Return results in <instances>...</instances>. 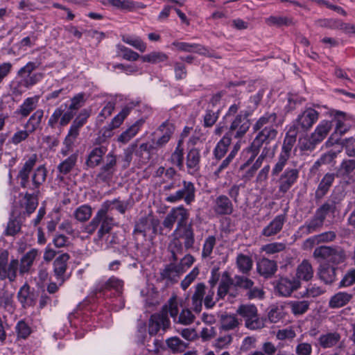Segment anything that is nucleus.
<instances>
[{
	"label": "nucleus",
	"instance_id": "nucleus-15",
	"mask_svg": "<svg viewBox=\"0 0 355 355\" xmlns=\"http://www.w3.org/2000/svg\"><path fill=\"white\" fill-rule=\"evenodd\" d=\"M117 160L116 156L113 153H108L105 157V161L99 169L96 175V179L102 182L110 181L116 171Z\"/></svg>",
	"mask_w": 355,
	"mask_h": 355
},
{
	"label": "nucleus",
	"instance_id": "nucleus-47",
	"mask_svg": "<svg viewBox=\"0 0 355 355\" xmlns=\"http://www.w3.org/2000/svg\"><path fill=\"white\" fill-rule=\"evenodd\" d=\"M157 149V148L154 143H143L136 150L135 154L143 159L149 160L153 157L154 151Z\"/></svg>",
	"mask_w": 355,
	"mask_h": 355
},
{
	"label": "nucleus",
	"instance_id": "nucleus-31",
	"mask_svg": "<svg viewBox=\"0 0 355 355\" xmlns=\"http://www.w3.org/2000/svg\"><path fill=\"white\" fill-rule=\"evenodd\" d=\"M205 288L204 283H198L195 286V291L191 296V307L196 313H199L202 311Z\"/></svg>",
	"mask_w": 355,
	"mask_h": 355
},
{
	"label": "nucleus",
	"instance_id": "nucleus-10",
	"mask_svg": "<svg viewBox=\"0 0 355 355\" xmlns=\"http://www.w3.org/2000/svg\"><path fill=\"white\" fill-rule=\"evenodd\" d=\"M249 114L246 111L241 112L232 122L229 131L225 135H229L231 139L232 137L237 139L242 138L250 127Z\"/></svg>",
	"mask_w": 355,
	"mask_h": 355
},
{
	"label": "nucleus",
	"instance_id": "nucleus-62",
	"mask_svg": "<svg viewBox=\"0 0 355 355\" xmlns=\"http://www.w3.org/2000/svg\"><path fill=\"white\" fill-rule=\"evenodd\" d=\"M332 126L333 125L331 121L324 120L317 125L315 131L318 133V135L325 139L331 130Z\"/></svg>",
	"mask_w": 355,
	"mask_h": 355
},
{
	"label": "nucleus",
	"instance_id": "nucleus-54",
	"mask_svg": "<svg viewBox=\"0 0 355 355\" xmlns=\"http://www.w3.org/2000/svg\"><path fill=\"white\" fill-rule=\"evenodd\" d=\"M141 59L144 62L157 64L159 62L166 61L168 59V56L162 52L153 51L148 54L141 56Z\"/></svg>",
	"mask_w": 355,
	"mask_h": 355
},
{
	"label": "nucleus",
	"instance_id": "nucleus-45",
	"mask_svg": "<svg viewBox=\"0 0 355 355\" xmlns=\"http://www.w3.org/2000/svg\"><path fill=\"white\" fill-rule=\"evenodd\" d=\"M336 204L335 200H328L316 209L315 214L324 221L329 213L334 214L335 212Z\"/></svg>",
	"mask_w": 355,
	"mask_h": 355
},
{
	"label": "nucleus",
	"instance_id": "nucleus-56",
	"mask_svg": "<svg viewBox=\"0 0 355 355\" xmlns=\"http://www.w3.org/2000/svg\"><path fill=\"white\" fill-rule=\"evenodd\" d=\"M239 325V320L234 315L221 316V327L226 331L232 330Z\"/></svg>",
	"mask_w": 355,
	"mask_h": 355
},
{
	"label": "nucleus",
	"instance_id": "nucleus-57",
	"mask_svg": "<svg viewBox=\"0 0 355 355\" xmlns=\"http://www.w3.org/2000/svg\"><path fill=\"white\" fill-rule=\"evenodd\" d=\"M150 230L149 219L147 217H141L136 223L133 231L134 234H141L146 238L148 231Z\"/></svg>",
	"mask_w": 355,
	"mask_h": 355
},
{
	"label": "nucleus",
	"instance_id": "nucleus-34",
	"mask_svg": "<svg viewBox=\"0 0 355 355\" xmlns=\"http://www.w3.org/2000/svg\"><path fill=\"white\" fill-rule=\"evenodd\" d=\"M231 286H234V280L227 272L223 274L222 279L219 284L217 295L219 299H223L227 294H230L232 297H236V293L230 291Z\"/></svg>",
	"mask_w": 355,
	"mask_h": 355
},
{
	"label": "nucleus",
	"instance_id": "nucleus-17",
	"mask_svg": "<svg viewBox=\"0 0 355 355\" xmlns=\"http://www.w3.org/2000/svg\"><path fill=\"white\" fill-rule=\"evenodd\" d=\"M184 272L182 266H178L174 261L166 266L160 272L162 280L166 284H174L178 281L180 276Z\"/></svg>",
	"mask_w": 355,
	"mask_h": 355
},
{
	"label": "nucleus",
	"instance_id": "nucleus-63",
	"mask_svg": "<svg viewBox=\"0 0 355 355\" xmlns=\"http://www.w3.org/2000/svg\"><path fill=\"white\" fill-rule=\"evenodd\" d=\"M216 245V238L214 236H209L205 241L202 256V257H208L211 254L213 249Z\"/></svg>",
	"mask_w": 355,
	"mask_h": 355
},
{
	"label": "nucleus",
	"instance_id": "nucleus-4",
	"mask_svg": "<svg viewBox=\"0 0 355 355\" xmlns=\"http://www.w3.org/2000/svg\"><path fill=\"white\" fill-rule=\"evenodd\" d=\"M109 203L103 202L92 220L85 227V232L93 234L98 228L97 236L102 239L105 234H108L114 225V219L110 216Z\"/></svg>",
	"mask_w": 355,
	"mask_h": 355
},
{
	"label": "nucleus",
	"instance_id": "nucleus-46",
	"mask_svg": "<svg viewBox=\"0 0 355 355\" xmlns=\"http://www.w3.org/2000/svg\"><path fill=\"white\" fill-rule=\"evenodd\" d=\"M166 343L173 354L183 352L189 345L187 343L182 341L180 338L176 336L168 338L166 340Z\"/></svg>",
	"mask_w": 355,
	"mask_h": 355
},
{
	"label": "nucleus",
	"instance_id": "nucleus-21",
	"mask_svg": "<svg viewBox=\"0 0 355 355\" xmlns=\"http://www.w3.org/2000/svg\"><path fill=\"white\" fill-rule=\"evenodd\" d=\"M336 238V233L334 231H327L308 238L304 242L305 249L312 248L313 246L320 243H329L334 241Z\"/></svg>",
	"mask_w": 355,
	"mask_h": 355
},
{
	"label": "nucleus",
	"instance_id": "nucleus-19",
	"mask_svg": "<svg viewBox=\"0 0 355 355\" xmlns=\"http://www.w3.org/2000/svg\"><path fill=\"white\" fill-rule=\"evenodd\" d=\"M286 220V215L279 214L276 216L273 220L262 230L261 235L266 237L277 235L282 231Z\"/></svg>",
	"mask_w": 355,
	"mask_h": 355
},
{
	"label": "nucleus",
	"instance_id": "nucleus-51",
	"mask_svg": "<svg viewBox=\"0 0 355 355\" xmlns=\"http://www.w3.org/2000/svg\"><path fill=\"white\" fill-rule=\"evenodd\" d=\"M184 243L173 237L168 245V250L171 253L172 261L176 262L178 260V254H182L184 252Z\"/></svg>",
	"mask_w": 355,
	"mask_h": 355
},
{
	"label": "nucleus",
	"instance_id": "nucleus-7",
	"mask_svg": "<svg viewBox=\"0 0 355 355\" xmlns=\"http://www.w3.org/2000/svg\"><path fill=\"white\" fill-rule=\"evenodd\" d=\"M236 314L245 320V327L250 330L261 329L264 327L263 320L259 318L257 308L254 304H241Z\"/></svg>",
	"mask_w": 355,
	"mask_h": 355
},
{
	"label": "nucleus",
	"instance_id": "nucleus-55",
	"mask_svg": "<svg viewBox=\"0 0 355 355\" xmlns=\"http://www.w3.org/2000/svg\"><path fill=\"white\" fill-rule=\"evenodd\" d=\"M196 319V316L189 309H183L180 314L177 315L176 323L183 325H189L192 324Z\"/></svg>",
	"mask_w": 355,
	"mask_h": 355
},
{
	"label": "nucleus",
	"instance_id": "nucleus-16",
	"mask_svg": "<svg viewBox=\"0 0 355 355\" xmlns=\"http://www.w3.org/2000/svg\"><path fill=\"white\" fill-rule=\"evenodd\" d=\"M173 237L178 238L179 241L183 240L184 249L188 250L193 249L195 243V234L192 223L186 222L179 228L178 230H174L172 234Z\"/></svg>",
	"mask_w": 355,
	"mask_h": 355
},
{
	"label": "nucleus",
	"instance_id": "nucleus-8",
	"mask_svg": "<svg viewBox=\"0 0 355 355\" xmlns=\"http://www.w3.org/2000/svg\"><path fill=\"white\" fill-rule=\"evenodd\" d=\"M318 117L319 113L318 111L311 107H308L298 115L291 128L297 132H306L318 121Z\"/></svg>",
	"mask_w": 355,
	"mask_h": 355
},
{
	"label": "nucleus",
	"instance_id": "nucleus-32",
	"mask_svg": "<svg viewBox=\"0 0 355 355\" xmlns=\"http://www.w3.org/2000/svg\"><path fill=\"white\" fill-rule=\"evenodd\" d=\"M70 256L67 253H63L58 256L53 262V270L61 285L64 282L63 275L67 268V262Z\"/></svg>",
	"mask_w": 355,
	"mask_h": 355
},
{
	"label": "nucleus",
	"instance_id": "nucleus-61",
	"mask_svg": "<svg viewBox=\"0 0 355 355\" xmlns=\"http://www.w3.org/2000/svg\"><path fill=\"white\" fill-rule=\"evenodd\" d=\"M332 246L322 245L316 248L313 253V256L315 259H329Z\"/></svg>",
	"mask_w": 355,
	"mask_h": 355
},
{
	"label": "nucleus",
	"instance_id": "nucleus-59",
	"mask_svg": "<svg viewBox=\"0 0 355 355\" xmlns=\"http://www.w3.org/2000/svg\"><path fill=\"white\" fill-rule=\"evenodd\" d=\"M286 249V244L284 243L274 242L264 245L261 248V250L268 254H272L280 252Z\"/></svg>",
	"mask_w": 355,
	"mask_h": 355
},
{
	"label": "nucleus",
	"instance_id": "nucleus-53",
	"mask_svg": "<svg viewBox=\"0 0 355 355\" xmlns=\"http://www.w3.org/2000/svg\"><path fill=\"white\" fill-rule=\"evenodd\" d=\"M77 159L78 155L76 153L71 155L58 165V169L60 173L64 175L69 173L76 165Z\"/></svg>",
	"mask_w": 355,
	"mask_h": 355
},
{
	"label": "nucleus",
	"instance_id": "nucleus-12",
	"mask_svg": "<svg viewBox=\"0 0 355 355\" xmlns=\"http://www.w3.org/2000/svg\"><path fill=\"white\" fill-rule=\"evenodd\" d=\"M89 116L90 112L86 109H84L73 120L69 132L64 141V144L67 146L68 148L73 146L76 139L79 135L80 128L85 125Z\"/></svg>",
	"mask_w": 355,
	"mask_h": 355
},
{
	"label": "nucleus",
	"instance_id": "nucleus-25",
	"mask_svg": "<svg viewBox=\"0 0 355 355\" xmlns=\"http://www.w3.org/2000/svg\"><path fill=\"white\" fill-rule=\"evenodd\" d=\"M233 210V204L227 196L220 195L215 199L214 211L216 214L230 215Z\"/></svg>",
	"mask_w": 355,
	"mask_h": 355
},
{
	"label": "nucleus",
	"instance_id": "nucleus-50",
	"mask_svg": "<svg viewBox=\"0 0 355 355\" xmlns=\"http://www.w3.org/2000/svg\"><path fill=\"white\" fill-rule=\"evenodd\" d=\"M182 141H179L174 152L171 154L170 162L176 166L180 170L183 168L184 150L182 148Z\"/></svg>",
	"mask_w": 355,
	"mask_h": 355
},
{
	"label": "nucleus",
	"instance_id": "nucleus-41",
	"mask_svg": "<svg viewBox=\"0 0 355 355\" xmlns=\"http://www.w3.org/2000/svg\"><path fill=\"white\" fill-rule=\"evenodd\" d=\"M145 121L143 119H139L129 128L123 132L118 137L119 142L125 144L136 135L141 127L144 125Z\"/></svg>",
	"mask_w": 355,
	"mask_h": 355
},
{
	"label": "nucleus",
	"instance_id": "nucleus-23",
	"mask_svg": "<svg viewBox=\"0 0 355 355\" xmlns=\"http://www.w3.org/2000/svg\"><path fill=\"white\" fill-rule=\"evenodd\" d=\"M173 46L176 47L178 51L189 52V53H197L200 55H206L207 57H214V55L210 53L205 46L199 44H191L188 42H174Z\"/></svg>",
	"mask_w": 355,
	"mask_h": 355
},
{
	"label": "nucleus",
	"instance_id": "nucleus-20",
	"mask_svg": "<svg viewBox=\"0 0 355 355\" xmlns=\"http://www.w3.org/2000/svg\"><path fill=\"white\" fill-rule=\"evenodd\" d=\"M337 270L338 268L328 263H324L319 266L317 275L325 284H331L336 281Z\"/></svg>",
	"mask_w": 355,
	"mask_h": 355
},
{
	"label": "nucleus",
	"instance_id": "nucleus-40",
	"mask_svg": "<svg viewBox=\"0 0 355 355\" xmlns=\"http://www.w3.org/2000/svg\"><path fill=\"white\" fill-rule=\"evenodd\" d=\"M340 340V335L337 332H329L322 334L318 338L320 346L324 349L330 348L337 345Z\"/></svg>",
	"mask_w": 355,
	"mask_h": 355
},
{
	"label": "nucleus",
	"instance_id": "nucleus-29",
	"mask_svg": "<svg viewBox=\"0 0 355 355\" xmlns=\"http://www.w3.org/2000/svg\"><path fill=\"white\" fill-rule=\"evenodd\" d=\"M123 282L115 277H111L106 282L98 284L95 288V293H104L107 290L114 289L116 293H122Z\"/></svg>",
	"mask_w": 355,
	"mask_h": 355
},
{
	"label": "nucleus",
	"instance_id": "nucleus-35",
	"mask_svg": "<svg viewBox=\"0 0 355 355\" xmlns=\"http://www.w3.org/2000/svg\"><path fill=\"white\" fill-rule=\"evenodd\" d=\"M296 279L308 282L313 277V269L309 261L304 259L297 267Z\"/></svg>",
	"mask_w": 355,
	"mask_h": 355
},
{
	"label": "nucleus",
	"instance_id": "nucleus-18",
	"mask_svg": "<svg viewBox=\"0 0 355 355\" xmlns=\"http://www.w3.org/2000/svg\"><path fill=\"white\" fill-rule=\"evenodd\" d=\"M37 159L36 154H32L26 161L23 167L19 170L17 178L20 180V185L22 188H27L29 184V175L35 166Z\"/></svg>",
	"mask_w": 355,
	"mask_h": 355
},
{
	"label": "nucleus",
	"instance_id": "nucleus-28",
	"mask_svg": "<svg viewBox=\"0 0 355 355\" xmlns=\"http://www.w3.org/2000/svg\"><path fill=\"white\" fill-rule=\"evenodd\" d=\"M257 270L260 275L269 278L276 272L277 265L273 260L262 258L257 262Z\"/></svg>",
	"mask_w": 355,
	"mask_h": 355
},
{
	"label": "nucleus",
	"instance_id": "nucleus-22",
	"mask_svg": "<svg viewBox=\"0 0 355 355\" xmlns=\"http://www.w3.org/2000/svg\"><path fill=\"white\" fill-rule=\"evenodd\" d=\"M300 286V282L295 278L290 279L286 277H282L279 280L277 285V289L279 293L284 296L288 297L296 291Z\"/></svg>",
	"mask_w": 355,
	"mask_h": 355
},
{
	"label": "nucleus",
	"instance_id": "nucleus-60",
	"mask_svg": "<svg viewBox=\"0 0 355 355\" xmlns=\"http://www.w3.org/2000/svg\"><path fill=\"white\" fill-rule=\"evenodd\" d=\"M305 98L296 94H288V104L286 109L288 112L294 110L298 105H300Z\"/></svg>",
	"mask_w": 355,
	"mask_h": 355
},
{
	"label": "nucleus",
	"instance_id": "nucleus-43",
	"mask_svg": "<svg viewBox=\"0 0 355 355\" xmlns=\"http://www.w3.org/2000/svg\"><path fill=\"white\" fill-rule=\"evenodd\" d=\"M43 116L44 111L42 110H36L31 116L26 123L24 125V128L26 129L31 134L34 132L40 127Z\"/></svg>",
	"mask_w": 355,
	"mask_h": 355
},
{
	"label": "nucleus",
	"instance_id": "nucleus-33",
	"mask_svg": "<svg viewBox=\"0 0 355 355\" xmlns=\"http://www.w3.org/2000/svg\"><path fill=\"white\" fill-rule=\"evenodd\" d=\"M336 175L334 173H326L320 182L315 193V198L316 200L322 199L329 191L331 187Z\"/></svg>",
	"mask_w": 355,
	"mask_h": 355
},
{
	"label": "nucleus",
	"instance_id": "nucleus-5",
	"mask_svg": "<svg viewBox=\"0 0 355 355\" xmlns=\"http://www.w3.org/2000/svg\"><path fill=\"white\" fill-rule=\"evenodd\" d=\"M46 170L45 167L44 166H40L35 171L32 177L33 187L31 189L33 191V193H26L25 194V209L28 215L35 210L38 205L35 196L39 193V187L46 180Z\"/></svg>",
	"mask_w": 355,
	"mask_h": 355
},
{
	"label": "nucleus",
	"instance_id": "nucleus-14",
	"mask_svg": "<svg viewBox=\"0 0 355 355\" xmlns=\"http://www.w3.org/2000/svg\"><path fill=\"white\" fill-rule=\"evenodd\" d=\"M300 175V170L296 168H287L279 176L278 193L285 195L297 182Z\"/></svg>",
	"mask_w": 355,
	"mask_h": 355
},
{
	"label": "nucleus",
	"instance_id": "nucleus-13",
	"mask_svg": "<svg viewBox=\"0 0 355 355\" xmlns=\"http://www.w3.org/2000/svg\"><path fill=\"white\" fill-rule=\"evenodd\" d=\"M234 286L247 291L246 296L248 299L261 298L263 292L257 286H254V282L244 275H235L233 278Z\"/></svg>",
	"mask_w": 355,
	"mask_h": 355
},
{
	"label": "nucleus",
	"instance_id": "nucleus-52",
	"mask_svg": "<svg viewBox=\"0 0 355 355\" xmlns=\"http://www.w3.org/2000/svg\"><path fill=\"white\" fill-rule=\"evenodd\" d=\"M92 214V209L89 205H84L78 207L73 216L75 218L80 222H85L88 220Z\"/></svg>",
	"mask_w": 355,
	"mask_h": 355
},
{
	"label": "nucleus",
	"instance_id": "nucleus-27",
	"mask_svg": "<svg viewBox=\"0 0 355 355\" xmlns=\"http://www.w3.org/2000/svg\"><path fill=\"white\" fill-rule=\"evenodd\" d=\"M162 135L154 143L157 148H162L170 140L175 131V125L168 120L163 122L157 128Z\"/></svg>",
	"mask_w": 355,
	"mask_h": 355
},
{
	"label": "nucleus",
	"instance_id": "nucleus-11",
	"mask_svg": "<svg viewBox=\"0 0 355 355\" xmlns=\"http://www.w3.org/2000/svg\"><path fill=\"white\" fill-rule=\"evenodd\" d=\"M19 270V260L12 259L8 263V252L6 251L0 255V279H8L10 282L16 280Z\"/></svg>",
	"mask_w": 355,
	"mask_h": 355
},
{
	"label": "nucleus",
	"instance_id": "nucleus-1",
	"mask_svg": "<svg viewBox=\"0 0 355 355\" xmlns=\"http://www.w3.org/2000/svg\"><path fill=\"white\" fill-rule=\"evenodd\" d=\"M275 112H266L253 125V130L257 132V134L248 148L252 155L246 162L241 166L240 169H244L254 161L264 144H270L276 139L279 126Z\"/></svg>",
	"mask_w": 355,
	"mask_h": 355
},
{
	"label": "nucleus",
	"instance_id": "nucleus-58",
	"mask_svg": "<svg viewBox=\"0 0 355 355\" xmlns=\"http://www.w3.org/2000/svg\"><path fill=\"white\" fill-rule=\"evenodd\" d=\"M346 259L345 251L339 246H332L329 261L335 264H339Z\"/></svg>",
	"mask_w": 355,
	"mask_h": 355
},
{
	"label": "nucleus",
	"instance_id": "nucleus-24",
	"mask_svg": "<svg viewBox=\"0 0 355 355\" xmlns=\"http://www.w3.org/2000/svg\"><path fill=\"white\" fill-rule=\"evenodd\" d=\"M107 151L105 146H99L94 148L88 154L85 161L86 165L91 168L99 166L103 161L104 155Z\"/></svg>",
	"mask_w": 355,
	"mask_h": 355
},
{
	"label": "nucleus",
	"instance_id": "nucleus-30",
	"mask_svg": "<svg viewBox=\"0 0 355 355\" xmlns=\"http://www.w3.org/2000/svg\"><path fill=\"white\" fill-rule=\"evenodd\" d=\"M17 298L23 307L31 306L35 304L37 296L31 291L28 284L21 286L17 293Z\"/></svg>",
	"mask_w": 355,
	"mask_h": 355
},
{
	"label": "nucleus",
	"instance_id": "nucleus-6",
	"mask_svg": "<svg viewBox=\"0 0 355 355\" xmlns=\"http://www.w3.org/2000/svg\"><path fill=\"white\" fill-rule=\"evenodd\" d=\"M298 132L290 128L284 138L282 150L278 157V161L272 169V175H278L284 169L288 160L293 147L296 142V137Z\"/></svg>",
	"mask_w": 355,
	"mask_h": 355
},
{
	"label": "nucleus",
	"instance_id": "nucleus-9",
	"mask_svg": "<svg viewBox=\"0 0 355 355\" xmlns=\"http://www.w3.org/2000/svg\"><path fill=\"white\" fill-rule=\"evenodd\" d=\"M189 217L188 210L183 205L171 209L162 222L163 226L168 230H172L177 222L175 230H178L182 225L187 222Z\"/></svg>",
	"mask_w": 355,
	"mask_h": 355
},
{
	"label": "nucleus",
	"instance_id": "nucleus-37",
	"mask_svg": "<svg viewBox=\"0 0 355 355\" xmlns=\"http://www.w3.org/2000/svg\"><path fill=\"white\" fill-rule=\"evenodd\" d=\"M353 295L347 292H338L329 300V306L331 309H339L347 305L352 299Z\"/></svg>",
	"mask_w": 355,
	"mask_h": 355
},
{
	"label": "nucleus",
	"instance_id": "nucleus-38",
	"mask_svg": "<svg viewBox=\"0 0 355 355\" xmlns=\"http://www.w3.org/2000/svg\"><path fill=\"white\" fill-rule=\"evenodd\" d=\"M349 130V125H345L343 121L338 119L336 121V125L335 131L331 135L328 140L326 141L327 146H331L334 144L340 143V138L338 136H341L346 133Z\"/></svg>",
	"mask_w": 355,
	"mask_h": 355
},
{
	"label": "nucleus",
	"instance_id": "nucleus-36",
	"mask_svg": "<svg viewBox=\"0 0 355 355\" xmlns=\"http://www.w3.org/2000/svg\"><path fill=\"white\" fill-rule=\"evenodd\" d=\"M37 255V250L32 249L21 258L20 262L19 261V272L20 275L29 272Z\"/></svg>",
	"mask_w": 355,
	"mask_h": 355
},
{
	"label": "nucleus",
	"instance_id": "nucleus-44",
	"mask_svg": "<svg viewBox=\"0 0 355 355\" xmlns=\"http://www.w3.org/2000/svg\"><path fill=\"white\" fill-rule=\"evenodd\" d=\"M287 305L293 315H299L308 311L310 302L307 300H292L288 302Z\"/></svg>",
	"mask_w": 355,
	"mask_h": 355
},
{
	"label": "nucleus",
	"instance_id": "nucleus-49",
	"mask_svg": "<svg viewBox=\"0 0 355 355\" xmlns=\"http://www.w3.org/2000/svg\"><path fill=\"white\" fill-rule=\"evenodd\" d=\"M37 101V98L36 97L26 98L19 107L17 113L21 114L23 117L28 116L31 112L36 108Z\"/></svg>",
	"mask_w": 355,
	"mask_h": 355
},
{
	"label": "nucleus",
	"instance_id": "nucleus-3",
	"mask_svg": "<svg viewBox=\"0 0 355 355\" xmlns=\"http://www.w3.org/2000/svg\"><path fill=\"white\" fill-rule=\"evenodd\" d=\"M179 313L178 302L176 296L171 297L168 302L162 306L159 313L150 315L148 322V334L150 336H155L159 330L166 331L171 327V321L168 315L176 322L177 315Z\"/></svg>",
	"mask_w": 355,
	"mask_h": 355
},
{
	"label": "nucleus",
	"instance_id": "nucleus-26",
	"mask_svg": "<svg viewBox=\"0 0 355 355\" xmlns=\"http://www.w3.org/2000/svg\"><path fill=\"white\" fill-rule=\"evenodd\" d=\"M200 159V152L197 148H192L187 153L186 165L189 174L193 175L199 171Z\"/></svg>",
	"mask_w": 355,
	"mask_h": 355
},
{
	"label": "nucleus",
	"instance_id": "nucleus-2",
	"mask_svg": "<svg viewBox=\"0 0 355 355\" xmlns=\"http://www.w3.org/2000/svg\"><path fill=\"white\" fill-rule=\"evenodd\" d=\"M163 191L166 195L165 201L169 203H176L183 200L187 205H189L196 200V189L191 181L174 180L166 183Z\"/></svg>",
	"mask_w": 355,
	"mask_h": 355
},
{
	"label": "nucleus",
	"instance_id": "nucleus-39",
	"mask_svg": "<svg viewBox=\"0 0 355 355\" xmlns=\"http://www.w3.org/2000/svg\"><path fill=\"white\" fill-rule=\"evenodd\" d=\"M324 223V221L322 218L314 214L313 216L306 221L304 225H302L300 229L306 234H310L319 231L323 227Z\"/></svg>",
	"mask_w": 355,
	"mask_h": 355
},
{
	"label": "nucleus",
	"instance_id": "nucleus-42",
	"mask_svg": "<svg viewBox=\"0 0 355 355\" xmlns=\"http://www.w3.org/2000/svg\"><path fill=\"white\" fill-rule=\"evenodd\" d=\"M232 141L229 135H225L223 138L217 143L214 149L213 153L216 159L220 160L227 152L228 147Z\"/></svg>",
	"mask_w": 355,
	"mask_h": 355
},
{
	"label": "nucleus",
	"instance_id": "nucleus-64",
	"mask_svg": "<svg viewBox=\"0 0 355 355\" xmlns=\"http://www.w3.org/2000/svg\"><path fill=\"white\" fill-rule=\"evenodd\" d=\"M355 283V268L347 272L340 282V287H347Z\"/></svg>",
	"mask_w": 355,
	"mask_h": 355
},
{
	"label": "nucleus",
	"instance_id": "nucleus-48",
	"mask_svg": "<svg viewBox=\"0 0 355 355\" xmlns=\"http://www.w3.org/2000/svg\"><path fill=\"white\" fill-rule=\"evenodd\" d=\"M236 263L239 271L243 274H248L252 268V260L247 255L243 254H238Z\"/></svg>",
	"mask_w": 355,
	"mask_h": 355
}]
</instances>
